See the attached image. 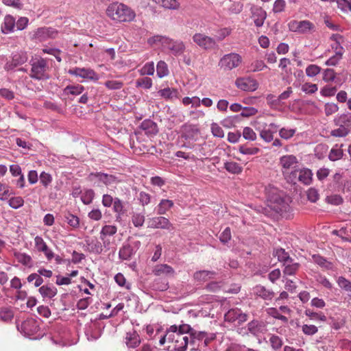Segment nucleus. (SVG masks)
<instances>
[{
  "mask_svg": "<svg viewBox=\"0 0 351 351\" xmlns=\"http://www.w3.org/2000/svg\"><path fill=\"white\" fill-rule=\"evenodd\" d=\"M8 204L12 208L17 209L24 204V200L20 196L12 197L9 199Z\"/></svg>",
  "mask_w": 351,
  "mask_h": 351,
  "instance_id": "57",
  "label": "nucleus"
},
{
  "mask_svg": "<svg viewBox=\"0 0 351 351\" xmlns=\"http://www.w3.org/2000/svg\"><path fill=\"white\" fill-rule=\"evenodd\" d=\"M38 328L36 322L33 319L25 320L21 325L23 332L28 336L35 334L38 331Z\"/></svg>",
  "mask_w": 351,
  "mask_h": 351,
  "instance_id": "21",
  "label": "nucleus"
},
{
  "mask_svg": "<svg viewBox=\"0 0 351 351\" xmlns=\"http://www.w3.org/2000/svg\"><path fill=\"white\" fill-rule=\"evenodd\" d=\"M58 32L50 27H42L38 29L36 32V36L40 40H45L47 38H55Z\"/></svg>",
  "mask_w": 351,
  "mask_h": 351,
  "instance_id": "23",
  "label": "nucleus"
},
{
  "mask_svg": "<svg viewBox=\"0 0 351 351\" xmlns=\"http://www.w3.org/2000/svg\"><path fill=\"white\" fill-rule=\"evenodd\" d=\"M182 102L184 106H188L189 104H191L192 106L199 107L201 105L200 99L196 96L193 97H185L182 99Z\"/></svg>",
  "mask_w": 351,
  "mask_h": 351,
  "instance_id": "54",
  "label": "nucleus"
},
{
  "mask_svg": "<svg viewBox=\"0 0 351 351\" xmlns=\"http://www.w3.org/2000/svg\"><path fill=\"white\" fill-rule=\"evenodd\" d=\"M31 70L29 76L37 80H47L50 78L49 66L47 59L38 58L30 61Z\"/></svg>",
  "mask_w": 351,
  "mask_h": 351,
  "instance_id": "4",
  "label": "nucleus"
},
{
  "mask_svg": "<svg viewBox=\"0 0 351 351\" xmlns=\"http://www.w3.org/2000/svg\"><path fill=\"white\" fill-rule=\"evenodd\" d=\"M117 231V228L115 226L112 225H105L102 227L101 230L100 232V235L104 237H112L116 234Z\"/></svg>",
  "mask_w": 351,
  "mask_h": 351,
  "instance_id": "47",
  "label": "nucleus"
},
{
  "mask_svg": "<svg viewBox=\"0 0 351 351\" xmlns=\"http://www.w3.org/2000/svg\"><path fill=\"white\" fill-rule=\"evenodd\" d=\"M287 7V2L285 0H275L272 11L275 14L281 13L285 12Z\"/></svg>",
  "mask_w": 351,
  "mask_h": 351,
  "instance_id": "51",
  "label": "nucleus"
},
{
  "mask_svg": "<svg viewBox=\"0 0 351 351\" xmlns=\"http://www.w3.org/2000/svg\"><path fill=\"white\" fill-rule=\"evenodd\" d=\"M35 248L39 252H43L48 261H51L54 257V253L49 248L44 239L40 237L36 236L34 238Z\"/></svg>",
  "mask_w": 351,
  "mask_h": 351,
  "instance_id": "16",
  "label": "nucleus"
},
{
  "mask_svg": "<svg viewBox=\"0 0 351 351\" xmlns=\"http://www.w3.org/2000/svg\"><path fill=\"white\" fill-rule=\"evenodd\" d=\"M313 175L310 169L304 167L292 171L288 176L287 179L293 183L298 181L304 185H310L313 181Z\"/></svg>",
  "mask_w": 351,
  "mask_h": 351,
  "instance_id": "6",
  "label": "nucleus"
},
{
  "mask_svg": "<svg viewBox=\"0 0 351 351\" xmlns=\"http://www.w3.org/2000/svg\"><path fill=\"white\" fill-rule=\"evenodd\" d=\"M343 144L340 145L338 144L335 145L329 152V160L331 161H337L341 159L343 156Z\"/></svg>",
  "mask_w": 351,
  "mask_h": 351,
  "instance_id": "24",
  "label": "nucleus"
},
{
  "mask_svg": "<svg viewBox=\"0 0 351 351\" xmlns=\"http://www.w3.org/2000/svg\"><path fill=\"white\" fill-rule=\"evenodd\" d=\"M285 268L283 270L284 275L291 276L294 275L299 269L300 264L298 263L288 262L287 263H283Z\"/></svg>",
  "mask_w": 351,
  "mask_h": 351,
  "instance_id": "33",
  "label": "nucleus"
},
{
  "mask_svg": "<svg viewBox=\"0 0 351 351\" xmlns=\"http://www.w3.org/2000/svg\"><path fill=\"white\" fill-rule=\"evenodd\" d=\"M319 326L310 324L306 319L301 326L302 331L305 335L313 336L317 333Z\"/></svg>",
  "mask_w": 351,
  "mask_h": 351,
  "instance_id": "28",
  "label": "nucleus"
},
{
  "mask_svg": "<svg viewBox=\"0 0 351 351\" xmlns=\"http://www.w3.org/2000/svg\"><path fill=\"white\" fill-rule=\"evenodd\" d=\"M269 207L276 213L282 215L287 213L290 208L288 199L282 197L279 194H274L268 199Z\"/></svg>",
  "mask_w": 351,
  "mask_h": 351,
  "instance_id": "7",
  "label": "nucleus"
},
{
  "mask_svg": "<svg viewBox=\"0 0 351 351\" xmlns=\"http://www.w3.org/2000/svg\"><path fill=\"white\" fill-rule=\"evenodd\" d=\"M333 234L346 241L351 242V226L341 228L339 230H334Z\"/></svg>",
  "mask_w": 351,
  "mask_h": 351,
  "instance_id": "32",
  "label": "nucleus"
},
{
  "mask_svg": "<svg viewBox=\"0 0 351 351\" xmlns=\"http://www.w3.org/2000/svg\"><path fill=\"white\" fill-rule=\"evenodd\" d=\"M274 255L278 257V259L280 262H283L284 263H287L288 262H291L292 259L290 258L289 254L285 252L284 249H277Z\"/></svg>",
  "mask_w": 351,
  "mask_h": 351,
  "instance_id": "50",
  "label": "nucleus"
},
{
  "mask_svg": "<svg viewBox=\"0 0 351 351\" xmlns=\"http://www.w3.org/2000/svg\"><path fill=\"white\" fill-rule=\"evenodd\" d=\"M337 88L335 86H325L320 91V94L324 97H332L335 95Z\"/></svg>",
  "mask_w": 351,
  "mask_h": 351,
  "instance_id": "62",
  "label": "nucleus"
},
{
  "mask_svg": "<svg viewBox=\"0 0 351 351\" xmlns=\"http://www.w3.org/2000/svg\"><path fill=\"white\" fill-rule=\"evenodd\" d=\"M301 90L306 94H313L317 91L318 86L315 84L306 82L302 85Z\"/></svg>",
  "mask_w": 351,
  "mask_h": 351,
  "instance_id": "55",
  "label": "nucleus"
},
{
  "mask_svg": "<svg viewBox=\"0 0 351 351\" xmlns=\"http://www.w3.org/2000/svg\"><path fill=\"white\" fill-rule=\"evenodd\" d=\"M38 291L43 298H52L57 294V289L53 286L43 285Z\"/></svg>",
  "mask_w": 351,
  "mask_h": 351,
  "instance_id": "29",
  "label": "nucleus"
},
{
  "mask_svg": "<svg viewBox=\"0 0 351 351\" xmlns=\"http://www.w3.org/2000/svg\"><path fill=\"white\" fill-rule=\"evenodd\" d=\"M68 73L72 75L87 79L90 80H97L98 75L95 71L91 69L75 67L68 71Z\"/></svg>",
  "mask_w": 351,
  "mask_h": 351,
  "instance_id": "12",
  "label": "nucleus"
},
{
  "mask_svg": "<svg viewBox=\"0 0 351 351\" xmlns=\"http://www.w3.org/2000/svg\"><path fill=\"white\" fill-rule=\"evenodd\" d=\"M224 168L227 171L232 174H239L243 171V167L234 161L226 162L224 163Z\"/></svg>",
  "mask_w": 351,
  "mask_h": 351,
  "instance_id": "31",
  "label": "nucleus"
},
{
  "mask_svg": "<svg viewBox=\"0 0 351 351\" xmlns=\"http://www.w3.org/2000/svg\"><path fill=\"white\" fill-rule=\"evenodd\" d=\"M313 261L325 270H335V267L333 263L327 261L325 258L315 254L313 256Z\"/></svg>",
  "mask_w": 351,
  "mask_h": 351,
  "instance_id": "22",
  "label": "nucleus"
},
{
  "mask_svg": "<svg viewBox=\"0 0 351 351\" xmlns=\"http://www.w3.org/2000/svg\"><path fill=\"white\" fill-rule=\"evenodd\" d=\"M14 311L11 307L0 308V320L4 322H11L14 317Z\"/></svg>",
  "mask_w": 351,
  "mask_h": 351,
  "instance_id": "30",
  "label": "nucleus"
},
{
  "mask_svg": "<svg viewBox=\"0 0 351 351\" xmlns=\"http://www.w3.org/2000/svg\"><path fill=\"white\" fill-rule=\"evenodd\" d=\"M173 201L169 199H162L158 205L157 213L159 215L165 214L173 206Z\"/></svg>",
  "mask_w": 351,
  "mask_h": 351,
  "instance_id": "34",
  "label": "nucleus"
},
{
  "mask_svg": "<svg viewBox=\"0 0 351 351\" xmlns=\"http://www.w3.org/2000/svg\"><path fill=\"white\" fill-rule=\"evenodd\" d=\"M350 132V130L344 125H340L338 128L331 130L330 135L334 137H346Z\"/></svg>",
  "mask_w": 351,
  "mask_h": 351,
  "instance_id": "46",
  "label": "nucleus"
},
{
  "mask_svg": "<svg viewBox=\"0 0 351 351\" xmlns=\"http://www.w3.org/2000/svg\"><path fill=\"white\" fill-rule=\"evenodd\" d=\"M95 197V192L93 189H85L82 193L81 200L86 204H90Z\"/></svg>",
  "mask_w": 351,
  "mask_h": 351,
  "instance_id": "45",
  "label": "nucleus"
},
{
  "mask_svg": "<svg viewBox=\"0 0 351 351\" xmlns=\"http://www.w3.org/2000/svg\"><path fill=\"white\" fill-rule=\"evenodd\" d=\"M152 80L148 77L138 78L136 81V87H142L145 89H149L152 86Z\"/></svg>",
  "mask_w": 351,
  "mask_h": 351,
  "instance_id": "49",
  "label": "nucleus"
},
{
  "mask_svg": "<svg viewBox=\"0 0 351 351\" xmlns=\"http://www.w3.org/2000/svg\"><path fill=\"white\" fill-rule=\"evenodd\" d=\"M105 86L110 90H119L123 87V83L117 80H108L105 82Z\"/></svg>",
  "mask_w": 351,
  "mask_h": 351,
  "instance_id": "64",
  "label": "nucleus"
},
{
  "mask_svg": "<svg viewBox=\"0 0 351 351\" xmlns=\"http://www.w3.org/2000/svg\"><path fill=\"white\" fill-rule=\"evenodd\" d=\"M84 87L80 84L67 86L64 88L66 95H79L83 93Z\"/></svg>",
  "mask_w": 351,
  "mask_h": 351,
  "instance_id": "37",
  "label": "nucleus"
},
{
  "mask_svg": "<svg viewBox=\"0 0 351 351\" xmlns=\"http://www.w3.org/2000/svg\"><path fill=\"white\" fill-rule=\"evenodd\" d=\"M322 69L316 64H310L306 69V74L307 76L313 77L318 75Z\"/></svg>",
  "mask_w": 351,
  "mask_h": 351,
  "instance_id": "58",
  "label": "nucleus"
},
{
  "mask_svg": "<svg viewBox=\"0 0 351 351\" xmlns=\"http://www.w3.org/2000/svg\"><path fill=\"white\" fill-rule=\"evenodd\" d=\"M155 2L165 8L176 10L179 8V3L176 0H154Z\"/></svg>",
  "mask_w": 351,
  "mask_h": 351,
  "instance_id": "42",
  "label": "nucleus"
},
{
  "mask_svg": "<svg viewBox=\"0 0 351 351\" xmlns=\"http://www.w3.org/2000/svg\"><path fill=\"white\" fill-rule=\"evenodd\" d=\"M235 84L237 87L244 91H254L258 88V84L256 80L250 77L238 78Z\"/></svg>",
  "mask_w": 351,
  "mask_h": 351,
  "instance_id": "13",
  "label": "nucleus"
},
{
  "mask_svg": "<svg viewBox=\"0 0 351 351\" xmlns=\"http://www.w3.org/2000/svg\"><path fill=\"white\" fill-rule=\"evenodd\" d=\"M248 315L242 312L240 308H234L230 309L224 316L225 320L229 322H237L241 324L247 320Z\"/></svg>",
  "mask_w": 351,
  "mask_h": 351,
  "instance_id": "9",
  "label": "nucleus"
},
{
  "mask_svg": "<svg viewBox=\"0 0 351 351\" xmlns=\"http://www.w3.org/2000/svg\"><path fill=\"white\" fill-rule=\"evenodd\" d=\"M12 194L9 185L0 182V200L5 201Z\"/></svg>",
  "mask_w": 351,
  "mask_h": 351,
  "instance_id": "43",
  "label": "nucleus"
},
{
  "mask_svg": "<svg viewBox=\"0 0 351 351\" xmlns=\"http://www.w3.org/2000/svg\"><path fill=\"white\" fill-rule=\"evenodd\" d=\"M141 75H152L154 73V64L153 62L146 63L140 70Z\"/></svg>",
  "mask_w": 351,
  "mask_h": 351,
  "instance_id": "52",
  "label": "nucleus"
},
{
  "mask_svg": "<svg viewBox=\"0 0 351 351\" xmlns=\"http://www.w3.org/2000/svg\"><path fill=\"white\" fill-rule=\"evenodd\" d=\"M267 68V65L263 60H257L253 62L250 65V71L252 72L259 71Z\"/></svg>",
  "mask_w": 351,
  "mask_h": 351,
  "instance_id": "63",
  "label": "nucleus"
},
{
  "mask_svg": "<svg viewBox=\"0 0 351 351\" xmlns=\"http://www.w3.org/2000/svg\"><path fill=\"white\" fill-rule=\"evenodd\" d=\"M337 282L339 287L346 291H351V282L343 276L338 278Z\"/></svg>",
  "mask_w": 351,
  "mask_h": 351,
  "instance_id": "60",
  "label": "nucleus"
},
{
  "mask_svg": "<svg viewBox=\"0 0 351 351\" xmlns=\"http://www.w3.org/2000/svg\"><path fill=\"white\" fill-rule=\"evenodd\" d=\"M330 40L332 42L330 44V47L334 52L344 53L345 50L341 46V44L344 41V38L339 34H332L330 36Z\"/></svg>",
  "mask_w": 351,
  "mask_h": 351,
  "instance_id": "20",
  "label": "nucleus"
},
{
  "mask_svg": "<svg viewBox=\"0 0 351 351\" xmlns=\"http://www.w3.org/2000/svg\"><path fill=\"white\" fill-rule=\"evenodd\" d=\"M148 227L151 228L173 230L174 227L169 220L165 217H154L149 219Z\"/></svg>",
  "mask_w": 351,
  "mask_h": 351,
  "instance_id": "11",
  "label": "nucleus"
},
{
  "mask_svg": "<svg viewBox=\"0 0 351 351\" xmlns=\"http://www.w3.org/2000/svg\"><path fill=\"white\" fill-rule=\"evenodd\" d=\"M147 43L150 45L160 44L164 48L170 51L175 56L182 55L186 49L185 45L182 40H173L161 35H156L149 38Z\"/></svg>",
  "mask_w": 351,
  "mask_h": 351,
  "instance_id": "2",
  "label": "nucleus"
},
{
  "mask_svg": "<svg viewBox=\"0 0 351 351\" xmlns=\"http://www.w3.org/2000/svg\"><path fill=\"white\" fill-rule=\"evenodd\" d=\"M193 40L199 47L204 49H211L216 46L215 39L201 33L195 34L193 36Z\"/></svg>",
  "mask_w": 351,
  "mask_h": 351,
  "instance_id": "10",
  "label": "nucleus"
},
{
  "mask_svg": "<svg viewBox=\"0 0 351 351\" xmlns=\"http://www.w3.org/2000/svg\"><path fill=\"white\" fill-rule=\"evenodd\" d=\"M254 292L258 296L262 298L264 300H271L274 295V293L265 287L258 285L254 289Z\"/></svg>",
  "mask_w": 351,
  "mask_h": 351,
  "instance_id": "27",
  "label": "nucleus"
},
{
  "mask_svg": "<svg viewBox=\"0 0 351 351\" xmlns=\"http://www.w3.org/2000/svg\"><path fill=\"white\" fill-rule=\"evenodd\" d=\"M251 18L256 27H262L267 17V12L261 7L253 5L251 9Z\"/></svg>",
  "mask_w": 351,
  "mask_h": 351,
  "instance_id": "15",
  "label": "nucleus"
},
{
  "mask_svg": "<svg viewBox=\"0 0 351 351\" xmlns=\"http://www.w3.org/2000/svg\"><path fill=\"white\" fill-rule=\"evenodd\" d=\"M95 176L99 178V180L102 181L106 185L114 184L117 182L116 177L112 175L97 173Z\"/></svg>",
  "mask_w": 351,
  "mask_h": 351,
  "instance_id": "48",
  "label": "nucleus"
},
{
  "mask_svg": "<svg viewBox=\"0 0 351 351\" xmlns=\"http://www.w3.org/2000/svg\"><path fill=\"white\" fill-rule=\"evenodd\" d=\"M167 342L170 343L169 348L173 351H185L189 340L186 335L177 332V326L172 325L167 329Z\"/></svg>",
  "mask_w": 351,
  "mask_h": 351,
  "instance_id": "3",
  "label": "nucleus"
},
{
  "mask_svg": "<svg viewBox=\"0 0 351 351\" xmlns=\"http://www.w3.org/2000/svg\"><path fill=\"white\" fill-rule=\"evenodd\" d=\"M304 314L310 320L312 321H326V317L323 313H316L311 311L310 309H306L304 311Z\"/></svg>",
  "mask_w": 351,
  "mask_h": 351,
  "instance_id": "35",
  "label": "nucleus"
},
{
  "mask_svg": "<svg viewBox=\"0 0 351 351\" xmlns=\"http://www.w3.org/2000/svg\"><path fill=\"white\" fill-rule=\"evenodd\" d=\"M28 60L26 52L20 51L13 54L12 60L8 62L4 68L5 70H12L15 67L25 63Z\"/></svg>",
  "mask_w": 351,
  "mask_h": 351,
  "instance_id": "14",
  "label": "nucleus"
},
{
  "mask_svg": "<svg viewBox=\"0 0 351 351\" xmlns=\"http://www.w3.org/2000/svg\"><path fill=\"white\" fill-rule=\"evenodd\" d=\"M153 274L158 276H173L175 271L169 265L160 264L154 267Z\"/></svg>",
  "mask_w": 351,
  "mask_h": 351,
  "instance_id": "19",
  "label": "nucleus"
},
{
  "mask_svg": "<svg viewBox=\"0 0 351 351\" xmlns=\"http://www.w3.org/2000/svg\"><path fill=\"white\" fill-rule=\"evenodd\" d=\"M343 53L335 52V55L330 57L325 62L327 66H336L343 58Z\"/></svg>",
  "mask_w": 351,
  "mask_h": 351,
  "instance_id": "56",
  "label": "nucleus"
},
{
  "mask_svg": "<svg viewBox=\"0 0 351 351\" xmlns=\"http://www.w3.org/2000/svg\"><path fill=\"white\" fill-rule=\"evenodd\" d=\"M158 95L165 99H171L173 97H177L178 90L174 88H166L162 90H160L158 92Z\"/></svg>",
  "mask_w": 351,
  "mask_h": 351,
  "instance_id": "41",
  "label": "nucleus"
},
{
  "mask_svg": "<svg viewBox=\"0 0 351 351\" xmlns=\"http://www.w3.org/2000/svg\"><path fill=\"white\" fill-rule=\"evenodd\" d=\"M279 163L282 167V173L285 175L288 173L291 169L295 167V165L298 163V160L293 155H286L280 158Z\"/></svg>",
  "mask_w": 351,
  "mask_h": 351,
  "instance_id": "17",
  "label": "nucleus"
},
{
  "mask_svg": "<svg viewBox=\"0 0 351 351\" xmlns=\"http://www.w3.org/2000/svg\"><path fill=\"white\" fill-rule=\"evenodd\" d=\"M16 27L15 19L10 16L7 15L4 18V22L1 26L2 32L5 34L13 32Z\"/></svg>",
  "mask_w": 351,
  "mask_h": 351,
  "instance_id": "25",
  "label": "nucleus"
},
{
  "mask_svg": "<svg viewBox=\"0 0 351 351\" xmlns=\"http://www.w3.org/2000/svg\"><path fill=\"white\" fill-rule=\"evenodd\" d=\"M133 254V248L130 245H125L119 250V255L123 260H128Z\"/></svg>",
  "mask_w": 351,
  "mask_h": 351,
  "instance_id": "40",
  "label": "nucleus"
},
{
  "mask_svg": "<svg viewBox=\"0 0 351 351\" xmlns=\"http://www.w3.org/2000/svg\"><path fill=\"white\" fill-rule=\"evenodd\" d=\"M240 153L246 155H254L260 152V149L255 147H247L246 145H240L239 147Z\"/></svg>",
  "mask_w": 351,
  "mask_h": 351,
  "instance_id": "53",
  "label": "nucleus"
},
{
  "mask_svg": "<svg viewBox=\"0 0 351 351\" xmlns=\"http://www.w3.org/2000/svg\"><path fill=\"white\" fill-rule=\"evenodd\" d=\"M269 341L272 349L275 350H279L283 345L282 338L276 335H271L269 337Z\"/></svg>",
  "mask_w": 351,
  "mask_h": 351,
  "instance_id": "44",
  "label": "nucleus"
},
{
  "mask_svg": "<svg viewBox=\"0 0 351 351\" xmlns=\"http://www.w3.org/2000/svg\"><path fill=\"white\" fill-rule=\"evenodd\" d=\"M287 26L289 31L299 34H311L316 31L315 25L308 20H291Z\"/></svg>",
  "mask_w": 351,
  "mask_h": 351,
  "instance_id": "5",
  "label": "nucleus"
},
{
  "mask_svg": "<svg viewBox=\"0 0 351 351\" xmlns=\"http://www.w3.org/2000/svg\"><path fill=\"white\" fill-rule=\"evenodd\" d=\"M243 136L245 139L248 141H255L256 139V134L252 128L250 127H245L243 130Z\"/></svg>",
  "mask_w": 351,
  "mask_h": 351,
  "instance_id": "59",
  "label": "nucleus"
},
{
  "mask_svg": "<svg viewBox=\"0 0 351 351\" xmlns=\"http://www.w3.org/2000/svg\"><path fill=\"white\" fill-rule=\"evenodd\" d=\"M14 256L18 262L23 265L30 266L32 263V260L30 256L25 253L15 252Z\"/></svg>",
  "mask_w": 351,
  "mask_h": 351,
  "instance_id": "39",
  "label": "nucleus"
},
{
  "mask_svg": "<svg viewBox=\"0 0 351 351\" xmlns=\"http://www.w3.org/2000/svg\"><path fill=\"white\" fill-rule=\"evenodd\" d=\"M106 14L112 20L118 22H131L136 17V13L133 10L118 2L112 3L108 6Z\"/></svg>",
  "mask_w": 351,
  "mask_h": 351,
  "instance_id": "1",
  "label": "nucleus"
},
{
  "mask_svg": "<svg viewBox=\"0 0 351 351\" xmlns=\"http://www.w3.org/2000/svg\"><path fill=\"white\" fill-rule=\"evenodd\" d=\"M141 341V337L136 330H132L126 332L125 343L128 348H136L140 345Z\"/></svg>",
  "mask_w": 351,
  "mask_h": 351,
  "instance_id": "18",
  "label": "nucleus"
},
{
  "mask_svg": "<svg viewBox=\"0 0 351 351\" xmlns=\"http://www.w3.org/2000/svg\"><path fill=\"white\" fill-rule=\"evenodd\" d=\"M213 274L214 272L206 270H202L195 272L193 275V278L197 281L205 282L209 278H210Z\"/></svg>",
  "mask_w": 351,
  "mask_h": 351,
  "instance_id": "38",
  "label": "nucleus"
},
{
  "mask_svg": "<svg viewBox=\"0 0 351 351\" xmlns=\"http://www.w3.org/2000/svg\"><path fill=\"white\" fill-rule=\"evenodd\" d=\"M295 132V129L282 128L279 130V135L282 138L288 140L293 136Z\"/></svg>",
  "mask_w": 351,
  "mask_h": 351,
  "instance_id": "61",
  "label": "nucleus"
},
{
  "mask_svg": "<svg viewBox=\"0 0 351 351\" xmlns=\"http://www.w3.org/2000/svg\"><path fill=\"white\" fill-rule=\"evenodd\" d=\"M242 62V57L237 53L224 55L219 62V66L224 71H231Z\"/></svg>",
  "mask_w": 351,
  "mask_h": 351,
  "instance_id": "8",
  "label": "nucleus"
},
{
  "mask_svg": "<svg viewBox=\"0 0 351 351\" xmlns=\"http://www.w3.org/2000/svg\"><path fill=\"white\" fill-rule=\"evenodd\" d=\"M156 73L158 77L162 78L167 76L169 73V69L167 63L165 61L160 60L156 65Z\"/></svg>",
  "mask_w": 351,
  "mask_h": 351,
  "instance_id": "36",
  "label": "nucleus"
},
{
  "mask_svg": "<svg viewBox=\"0 0 351 351\" xmlns=\"http://www.w3.org/2000/svg\"><path fill=\"white\" fill-rule=\"evenodd\" d=\"M247 330L250 332L256 335L263 332L265 330V325L258 320H252L248 323Z\"/></svg>",
  "mask_w": 351,
  "mask_h": 351,
  "instance_id": "26",
  "label": "nucleus"
}]
</instances>
